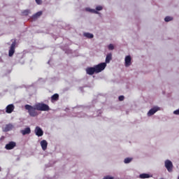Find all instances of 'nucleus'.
Returning <instances> with one entry per match:
<instances>
[{
	"label": "nucleus",
	"instance_id": "nucleus-27",
	"mask_svg": "<svg viewBox=\"0 0 179 179\" xmlns=\"http://www.w3.org/2000/svg\"><path fill=\"white\" fill-rule=\"evenodd\" d=\"M42 3H43L42 1H36V3H37L38 5H41Z\"/></svg>",
	"mask_w": 179,
	"mask_h": 179
},
{
	"label": "nucleus",
	"instance_id": "nucleus-13",
	"mask_svg": "<svg viewBox=\"0 0 179 179\" xmlns=\"http://www.w3.org/2000/svg\"><path fill=\"white\" fill-rule=\"evenodd\" d=\"M41 146L43 150H47V146H48V143H47V141L43 140L41 141Z\"/></svg>",
	"mask_w": 179,
	"mask_h": 179
},
{
	"label": "nucleus",
	"instance_id": "nucleus-12",
	"mask_svg": "<svg viewBox=\"0 0 179 179\" xmlns=\"http://www.w3.org/2000/svg\"><path fill=\"white\" fill-rule=\"evenodd\" d=\"M41 15H43V11L37 12L36 13L32 15L31 17L32 20H37V19H38V17H40Z\"/></svg>",
	"mask_w": 179,
	"mask_h": 179
},
{
	"label": "nucleus",
	"instance_id": "nucleus-18",
	"mask_svg": "<svg viewBox=\"0 0 179 179\" xmlns=\"http://www.w3.org/2000/svg\"><path fill=\"white\" fill-rule=\"evenodd\" d=\"M112 55L111 54H108L106 55V63L105 64H108L110 63V61H111L112 59Z\"/></svg>",
	"mask_w": 179,
	"mask_h": 179
},
{
	"label": "nucleus",
	"instance_id": "nucleus-21",
	"mask_svg": "<svg viewBox=\"0 0 179 179\" xmlns=\"http://www.w3.org/2000/svg\"><path fill=\"white\" fill-rule=\"evenodd\" d=\"M23 16H27L29 13H30V10H24V11L22 12Z\"/></svg>",
	"mask_w": 179,
	"mask_h": 179
},
{
	"label": "nucleus",
	"instance_id": "nucleus-16",
	"mask_svg": "<svg viewBox=\"0 0 179 179\" xmlns=\"http://www.w3.org/2000/svg\"><path fill=\"white\" fill-rule=\"evenodd\" d=\"M52 101H57V100H59V94H55L51 96Z\"/></svg>",
	"mask_w": 179,
	"mask_h": 179
},
{
	"label": "nucleus",
	"instance_id": "nucleus-3",
	"mask_svg": "<svg viewBox=\"0 0 179 179\" xmlns=\"http://www.w3.org/2000/svg\"><path fill=\"white\" fill-rule=\"evenodd\" d=\"M15 48H16V39L13 40V42L10 45V50L8 51L9 57H13V55L15 54Z\"/></svg>",
	"mask_w": 179,
	"mask_h": 179
},
{
	"label": "nucleus",
	"instance_id": "nucleus-6",
	"mask_svg": "<svg viewBox=\"0 0 179 179\" xmlns=\"http://www.w3.org/2000/svg\"><path fill=\"white\" fill-rule=\"evenodd\" d=\"M15 148H16V142L14 141H10L5 145L6 150H12V149H15Z\"/></svg>",
	"mask_w": 179,
	"mask_h": 179
},
{
	"label": "nucleus",
	"instance_id": "nucleus-2",
	"mask_svg": "<svg viewBox=\"0 0 179 179\" xmlns=\"http://www.w3.org/2000/svg\"><path fill=\"white\" fill-rule=\"evenodd\" d=\"M106 66H107V63L105 62L94 66V68L95 69V73H100V72L106 69Z\"/></svg>",
	"mask_w": 179,
	"mask_h": 179
},
{
	"label": "nucleus",
	"instance_id": "nucleus-1",
	"mask_svg": "<svg viewBox=\"0 0 179 179\" xmlns=\"http://www.w3.org/2000/svg\"><path fill=\"white\" fill-rule=\"evenodd\" d=\"M25 110H27L30 117H37L38 111H50V106L44 103H38L35 106L27 104L24 106Z\"/></svg>",
	"mask_w": 179,
	"mask_h": 179
},
{
	"label": "nucleus",
	"instance_id": "nucleus-4",
	"mask_svg": "<svg viewBox=\"0 0 179 179\" xmlns=\"http://www.w3.org/2000/svg\"><path fill=\"white\" fill-rule=\"evenodd\" d=\"M87 12H90L91 13L99 14V11L103 10V7L101 6H97L95 9L86 8Z\"/></svg>",
	"mask_w": 179,
	"mask_h": 179
},
{
	"label": "nucleus",
	"instance_id": "nucleus-15",
	"mask_svg": "<svg viewBox=\"0 0 179 179\" xmlns=\"http://www.w3.org/2000/svg\"><path fill=\"white\" fill-rule=\"evenodd\" d=\"M20 132L22 135H29L31 134V130L30 129V127H27L24 130H21Z\"/></svg>",
	"mask_w": 179,
	"mask_h": 179
},
{
	"label": "nucleus",
	"instance_id": "nucleus-8",
	"mask_svg": "<svg viewBox=\"0 0 179 179\" xmlns=\"http://www.w3.org/2000/svg\"><path fill=\"white\" fill-rule=\"evenodd\" d=\"M13 110H15V106H13V104H10L6 106V113H7V114H12Z\"/></svg>",
	"mask_w": 179,
	"mask_h": 179
},
{
	"label": "nucleus",
	"instance_id": "nucleus-17",
	"mask_svg": "<svg viewBox=\"0 0 179 179\" xmlns=\"http://www.w3.org/2000/svg\"><path fill=\"white\" fill-rule=\"evenodd\" d=\"M140 178L145 179V178H150V175L148 173H142L139 176Z\"/></svg>",
	"mask_w": 179,
	"mask_h": 179
},
{
	"label": "nucleus",
	"instance_id": "nucleus-7",
	"mask_svg": "<svg viewBox=\"0 0 179 179\" xmlns=\"http://www.w3.org/2000/svg\"><path fill=\"white\" fill-rule=\"evenodd\" d=\"M159 110H160V108L157 107V106H155L154 108H151L148 113V115L149 117H150V115H153L154 114H155V113H157V111H159Z\"/></svg>",
	"mask_w": 179,
	"mask_h": 179
},
{
	"label": "nucleus",
	"instance_id": "nucleus-10",
	"mask_svg": "<svg viewBox=\"0 0 179 179\" xmlns=\"http://www.w3.org/2000/svg\"><path fill=\"white\" fill-rule=\"evenodd\" d=\"M86 73L87 75H94V73H96V70L94 69V67H87L86 69Z\"/></svg>",
	"mask_w": 179,
	"mask_h": 179
},
{
	"label": "nucleus",
	"instance_id": "nucleus-23",
	"mask_svg": "<svg viewBox=\"0 0 179 179\" xmlns=\"http://www.w3.org/2000/svg\"><path fill=\"white\" fill-rule=\"evenodd\" d=\"M108 50H114V45H113V44H110V45L108 46Z\"/></svg>",
	"mask_w": 179,
	"mask_h": 179
},
{
	"label": "nucleus",
	"instance_id": "nucleus-22",
	"mask_svg": "<svg viewBox=\"0 0 179 179\" xmlns=\"http://www.w3.org/2000/svg\"><path fill=\"white\" fill-rule=\"evenodd\" d=\"M165 22H171V20H173V17H170V16H166L164 18Z\"/></svg>",
	"mask_w": 179,
	"mask_h": 179
},
{
	"label": "nucleus",
	"instance_id": "nucleus-24",
	"mask_svg": "<svg viewBox=\"0 0 179 179\" xmlns=\"http://www.w3.org/2000/svg\"><path fill=\"white\" fill-rule=\"evenodd\" d=\"M124 96H119V101H124Z\"/></svg>",
	"mask_w": 179,
	"mask_h": 179
},
{
	"label": "nucleus",
	"instance_id": "nucleus-26",
	"mask_svg": "<svg viewBox=\"0 0 179 179\" xmlns=\"http://www.w3.org/2000/svg\"><path fill=\"white\" fill-rule=\"evenodd\" d=\"M103 179H114V178L108 176L103 177Z\"/></svg>",
	"mask_w": 179,
	"mask_h": 179
},
{
	"label": "nucleus",
	"instance_id": "nucleus-5",
	"mask_svg": "<svg viewBox=\"0 0 179 179\" xmlns=\"http://www.w3.org/2000/svg\"><path fill=\"white\" fill-rule=\"evenodd\" d=\"M165 167L166 170H168L169 173H171V171H173V162L169 159L166 160Z\"/></svg>",
	"mask_w": 179,
	"mask_h": 179
},
{
	"label": "nucleus",
	"instance_id": "nucleus-14",
	"mask_svg": "<svg viewBox=\"0 0 179 179\" xmlns=\"http://www.w3.org/2000/svg\"><path fill=\"white\" fill-rule=\"evenodd\" d=\"M13 129V125L8 124H6L5 128L3 129L4 132H9V131H12Z\"/></svg>",
	"mask_w": 179,
	"mask_h": 179
},
{
	"label": "nucleus",
	"instance_id": "nucleus-20",
	"mask_svg": "<svg viewBox=\"0 0 179 179\" xmlns=\"http://www.w3.org/2000/svg\"><path fill=\"white\" fill-rule=\"evenodd\" d=\"M131 162H132V158L127 157L124 159V163L128 164V163H131Z\"/></svg>",
	"mask_w": 179,
	"mask_h": 179
},
{
	"label": "nucleus",
	"instance_id": "nucleus-19",
	"mask_svg": "<svg viewBox=\"0 0 179 179\" xmlns=\"http://www.w3.org/2000/svg\"><path fill=\"white\" fill-rule=\"evenodd\" d=\"M84 37H87V38H93L94 35L90 33H84Z\"/></svg>",
	"mask_w": 179,
	"mask_h": 179
},
{
	"label": "nucleus",
	"instance_id": "nucleus-25",
	"mask_svg": "<svg viewBox=\"0 0 179 179\" xmlns=\"http://www.w3.org/2000/svg\"><path fill=\"white\" fill-rule=\"evenodd\" d=\"M173 114H175L176 115H179V109L174 110Z\"/></svg>",
	"mask_w": 179,
	"mask_h": 179
},
{
	"label": "nucleus",
	"instance_id": "nucleus-9",
	"mask_svg": "<svg viewBox=\"0 0 179 179\" xmlns=\"http://www.w3.org/2000/svg\"><path fill=\"white\" fill-rule=\"evenodd\" d=\"M35 134L36 136H43L44 135V131L39 127H36L35 129Z\"/></svg>",
	"mask_w": 179,
	"mask_h": 179
},
{
	"label": "nucleus",
	"instance_id": "nucleus-28",
	"mask_svg": "<svg viewBox=\"0 0 179 179\" xmlns=\"http://www.w3.org/2000/svg\"><path fill=\"white\" fill-rule=\"evenodd\" d=\"M35 1H40V0H35Z\"/></svg>",
	"mask_w": 179,
	"mask_h": 179
},
{
	"label": "nucleus",
	"instance_id": "nucleus-11",
	"mask_svg": "<svg viewBox=\"0 0 179 179\" xmlns=\"http://www.w3.org/2000/svg\"><path fill=\"white\" fill-rule=\"evenodd\" d=\"M131 58L130 55L126 56L124 61H125V66L128 67V66H131Z\"/></svg>",
	"mask_w": 179,
	"mask_h": 179
}]
</instances>
